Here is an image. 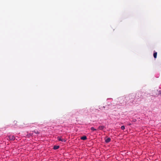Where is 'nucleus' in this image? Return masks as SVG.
Listing matches in <instances>:
<instances>
[{
    "mask_svg": "<svg viewBox=\"0 0 161 161\" xmlns=\"http://www.w3.org/2000/svg\"><path fill=\"white\" fill-rule=\"evenodd\" d=\"M125 129V127L124 125L121 126V130H124Z\"/></svg>",
    "mask_w": 161,
    "mask_h": 161,
    "instance_id": "10",
    "label": "nucleus"
},
{
    "mask_svg": "<svg viewBox=\"0 0 161 161\" xmlns=\"http://www.w3.org/2000/svg\"><path fill=\"white\" fill-rule=\"evenodd\" d=\"M8 138L10 140H14L15 139V137L14 136H9Z\"/></svg>",
    "mask_w": 161,
    "mask_h": 161,
    "instance_id": "3",
    "label": "nucleus"
},
{
    "mask_svg": "<svg viewBox=\"0 0 161 161\" xmlns=\"http://www.w3.org/2000/svg\"><path fill=\"white\" fill-rule=\"evenodd\" d=\"M157 52H154V53H153V56H154V58H157Z\"/></svg>",
    "mask_w": 161,
    "mask_h": 161,
    "instance_id": "8",
    "label": "nucleus"
},
{
    "mask_svg": "<svg viewBox=\"0 0 161 161\" xmlns=\"http://www.w3.org/2000/svg\"><path fill=\"white\" fill-rule=\"evenodd\" d=\"M110 141H111L110 138H108L105 139V142L106 143H108Z\"/></svg>",
    "mask_w": 161,
    "mask_h": 161,
    "instance_id": "5",
    "label": "nucleus"
},
{
    "mask_svg": "<svg viewBox=\"0 0 161 161\" xmlns=\"http://www.w3.org/2000/svg\"><path fill=\"white\" fill-rule=\"evenodd\" d=\"M59 147V146L58 145L54 146L53 147V149L55 150L57 149Z\"/></svg>",
    "mask_w": 161,
    "mask_h": 161,
    "instance_id": "6",
    "label": "nucleus"
},
{
    "mask_svg": "<svg viewBox=\"0 0 161 161\" xmlns=\"http://www.w3.org/2000/svg\"><path fill=\"white\" fill-rule=\"evenodd\" d=\"M57 139L59 141H61L62 142H66V140L64 139H63L61 137L58 136Z\"/></svg>",
    "mask_w": 161,
    "mask_h": 161,
    "instance_id": "2",
    "label": "nucleus"
},
{
    "mask_svg": "<svg viewBox=\"0 0 161 161\" xmlns=\"http://www.w3.org/2000/svg\"><path fill=\"white\" fill-rule=\"evenodd\" d=\"M160 94L161 95V91H160Z\"/></svg>",
    "mask_w": 161,
    "mask_h": 161,
    "instance_id": "11",
    "label": "nucleus"
},
{
    "mask_svg": "<svg viewBox=\"0 0 161 161\" xmlns=\"http://www.w3.org/2000/svg\"><path fill=\"white\" fill-rule=\"evenodd\" d=\"M35 132L36 133V132L35 131Z\"/></svg>",
    "mask_w": 161,
    "mask_h": 161,
    "instance_id": "14",
    "label": "nucleus"
},
{
    "mask_svg": "<svg viewBox=\"0 0 161 161\" xmlns=\"http://www.w3.org/2000/svg\"><path fill=\"white\" fill-rule=\"evenodd\" d=\"M91 130L92 131H96L97 130L96 129H95L93 127H92L91 128Z\"/></svg>",
    "mask_w": 161,
    "mask_h": 161,
    "instance_id": "9",
    "label": "nucleus"
},
{
    "mask_svg": "<svg viewBox=\"0 0 161 161\" xmlns=\"http://www.w3.org/2000/svg\"><path fill=\"white\" fill-rule=\"evenodd\" d=\"M142 97V93L141 92H139L138 93L137 97H136L137 100H138V101H141V98Z\"/></svg>",
    "mask_w": 161,
    "mask_h": 161,
    "instance_id": "1",
    "label": "nucleus"
},
{
    "mask_svg": "<svg viewBox=\"0 0 161 161\" xmlns=\"http://www.w3.org/2000/svg\"><path fill=\"white\" fill-rule=\"evenodd\" d=\"M35 132L36 133V132L35 131Z\"/></svg>",
    "mask_w": 161,
    "mask_h": 161,
    "instance_id": "15",
    "label": "nucleus"
},
{
    "mask_svg": "<svg viewBox=\"0 0 161 161\" xmlns=\"http://www.w3.org/2000/svg\"><path fill=\"white\" fill-rule=\"evenodd\" d=\"M80 139L83 140H85L87 139V137L86 136H84L81 137L80 138Z\"/></svg>",
    "mask_w": 161,
    "mask_h": 161,
    "instance_id": "7",
    "label": "nucleus"
},
{
    "mask_svg": "<svg viewBox=\"0 0 161 161\" xmlns=\"http://www.w3.org/2000/svg\"><path fill=\"white\" fill-rule=\"evenodd\" d=\"M138 102V101H136V102Z\"/></svg>",
    "mask_w": 161,
    "mask_h": 161,
    "instance_id": "12",
    "label": "nucleus"
},
{
    "mask_svg": "<svg viewBox=\"0 0 161 161\" xmlns=\"http://www.w3.org/2000/svg\"><path fill=\"white\" fill-rule=\"evenodd\" d=\"M105 128V126H100L98 127V129L99 130H103Z\"/></svg>",
    "mask_w": 161,
    "mask_h": 161,
    "instance_id": "4",
    "label": "nucleus"
},
{
    "mask_svg": "<svg viewBox=\"0 0 161 161\" xmlns=\"http://www.w3.org/2000/svg\"><path fill=\"white\" fill-rule=\"evenodd\" d=\"M103 108H105V107H104V106H103Z\"/></svg>",
    "mask_w": 161,
    "mask_h": 161,
    "instance_id": "13",
    "label": "nucleus"
}]
</instances>
